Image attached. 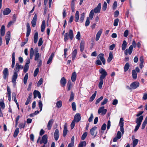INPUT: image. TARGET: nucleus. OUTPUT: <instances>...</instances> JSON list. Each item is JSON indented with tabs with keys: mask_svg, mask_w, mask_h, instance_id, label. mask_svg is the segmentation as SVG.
<instances>
[{
	"mask_svg": "<svg viewBox=\"0 0 147 147\" xmlns=\"http://www.w3.org/2000/svg\"><path fill=\"white\" fill-rule=\"evenodd\" d=\"M20 69L19 67L18 63H16L15 67L13 70V73L12 78V82L14 85L16 84V81L18 76V72L19 71Z\"/></svg>",
	"mask_w": 147,
	"mask_h": 147,
	"instance_id": "nucleus-1",
	"label": "nucleus"
},
{
	"mask_svg": "<svg viewBox=\"0 0 147 147\" xmlns=\"http://www.w3.org/2000/svg\"><path fill=\"white\" fill-rule=\"evenodd\" d=\"M136 44L135 41L133 40L132 43V45H131L129 47L128 49H126L124 51L125 54L127 55L128 54V53L129 55H130L132 53L133 47L134 48L136 47Z\"/></svg>",
	"mask_w": 147,
	"mask_h": 147,
	"instance_id": "nucleus-2",
	"label": "nucleus"
},
{
	"mask_svg": "<svg viewBox=\"0 0 147 147\" xmlns=\"http://www.w3.org/2000/svg\"><path fill=\"white\" fill-rule=\"evenodd\" d=\"M69 36L71 40H73L74 37V33L73 30H70L69 31V33H66L64 35V40L65 42L67 41L69 39Z\"/></svg>",
	"mask_w": 147,
	"mask_h": 147,
	"instance_id": "nucleus-3",
	"label": "nucleus"
},
{
	"mask_svg": "<svg viewBox=\"0 0 147 147\" xmlns=\"http://www.w3.org/2000/svg\"><path fill=\"white\" fill-rule=\"evenodd\" d=\"M99 72L101 74L100 79H104L107 75V73L105 70L102 68H101L99 69Z\"/></svg>",
	"mask_w": 147,
	"mask_h": 147,
	"instance_id": "nucleus-4",
	"label": "nucleus"
},
{
	"mask_svg": "<svg viewBox=\"0 0 147 147\" xmlns=\"http://www.w3.org/2000/svg\"><path fill=\"white\" fill-rule=\"evenodd\" d=\"M123 119L122 118H121L120 119L119 125L120 126V130L122 134L124 133V129L123 128Z\"/></svg>",
	"mask_w": 147,
	"mask_h": 147,
	"instance_id": "nucleus-5",
	"label": "nucleus"
},
{
	"mask_svg": "<svg viewBox=\"0 0 147 147\" xmlns=\"http://www.w3.org/2000/svg\"><path fill=\"white\" fill-rule=\"evenodd\" d=\"M139 83L137 82H134L132 83L130 85V89H135L139 87Z\"/></svg>",
	"mask_w": 147,
	"mask_h": 147,
	"instance_id": "nucleus-6",
	"label": "nucleus"
},
{
	"mask_svg": "<svg viewBox=\"0 0 147 147\" xmlns=\"http://www.w3.org/2000/svg\"><path fill=\"white\" fill-rule=\"evenodd\" d=\"M107 112V110L104 109V107L102 106L99 108L98 110V114L101 113L102 115H104Z\"/></svg>",
	"mask_w": 147,
	"mask_h": 147,
	"instance_id": "nucleus-7",
	"label": "nucleus"
},
{
	"mask_svg": "<svg viewBox=\"0 0 147 147\" xmlns=\"http://www.w3.org/2000/svg\"><path fill=\"white\" fill-rule=\"evenodd\" d=\"M48 137L47 135L45 134L44 135L42 136L41 140L40 142V144H44V145H45L47 143L48 141L47 140Z\"/></svg>",
	"mask_w": 147,
	"mask_h": 147,
	"instance_id": "nucleus-8",
	"label": "nucleus"
},
{
	"mask_svg": "<svg viewBox=\"0 0 147 147\" xmlns=\"http://www.w3.org/2000/svg\"><path fill=\"white\" fill-rule=\"evenodd\" d=\"M3 77L4 79H6L8 78L9 76V71L8 69L7 68H5L3 71Z\"/></svg>",
	"mask_w": 147,
	"mask_h": 147,
	"instance_id": "nucleus-9",
	"label": "nucleus"
},
{
	"mask_svg": "<svg viewBox=\"0 0 147 147\" xmlns=\"http://www.w3.org/2000/svg\"><path fill=\"white\" fill-rule=\"evenodd\" d=\"M104 54L103 53H100L98 56L97 58L100 59L102 61L103 65L105 63V60L104 57Z\"/></svg>",
	"mask_w": 147,
	"mask_h": 147,
	"instance_id": "nucleus-10",
	"label": "nucleus"
},
{
	"mask_svg": "<svg viewBox=\"0 0 147 147\" xmlns=\"http://www.w3.org/2000/svg\"><path fill=\"white\" fill-rule=\"evenodd\" d=\"M101 7V4L99 3L97 6L96 7L94 10V12L96 13H99L100 12Z\"/></svg>",
	"mask_w": 147,
	"mask_h": 147,
	"instance_id": "nucleus-11",
	"label": "nucleus"
},
{
	"mask_svg": "<svg viewBox=\"0 0 147 147\" xmlns=\"http://www.w3.org/2000/svg\"><path fill=\"white\" fill-rule=\"evenodd\" d=\"M10 38V32L8 31L7 32L6 35L5 36L6 43L8 45Z\"/></svg>",
	"mask_w": 147,
	"mask_h": 147,
	"instance_id": "nucleus-12",
	"label": "nucleus"
},
{
	"mask_svg": "<svg viewBox=\"0 0 147 147\" xmlns=\"http://www.w3.org/2000/svg\"><path fill=\"white\" fill-rule=\"evenodd\" d=\"M37 21V15L35 14L34 17L31 21V24L33 27H35L36 26V23Z\"/></svg>",
	"mask_w": 147,
	"mask_h": 147,
	"instance_id": "nucleus-13",
	"label": "nucleus"
},
{
	"mask_svg": "<svg viewBox=\"0 0 147 147\" xmlns=\"http://www.w3.org/2000/svg\"><path fill=\"white\" fill-rule=\"evenodd\" d=\"M81 119V117L80 114L79 113L76 114L74 117V120L76 121V122H78Z\"/></svg>",
	"mask_w": 147,
	"mask_h": 147,
	"instance_id": "nucleus-14",
	"label": "nucleus"
},
{
	"mask_svg": "<svg viewBox=\"0 0 147 147\" xmlns=\"http://www.w3.org/2000/svg\"><path fill=\"white\" fill-rule=\"evenodd\" d=\"M143 119V116H140L139 117L137 118L136 121V123H137V125H140Z\"/></svg>",
	"mask_w": 147,
	"mask_h": 147,
	"instance_id": "nucleus-15",
	"label": "nucleus"
},
{
	"mask_svg": "<svg viewBox=\"0 0 147 147\" xmlns=\"http://www.w3.org/2000/svg\"><path fill=\"white\" fill-rule=\"evenodd\" d=\"M26 27H27V32L26 33V36L28 37L29 36L30 32H31V28L29 23H27L26 24Z\"/></svg>",
	"mask_w": 147,
	"mask_h": 147,
	"instance_id": "nucleus-16",
	"label": "nucleus"
},
{
	"mask_svg": "<svg viewBox=\"0 0 147 147\" xmlns=\"http://www.w3.org/2000/svg\"><path fill=\"white\" fill-rule=\"evenodd\" d=\"M60 83L62 87H64L66 83V80L64 77H63L60 80Z\"/></svg>",
	"mask_w": 147,
	"mask_h": 147,
	"instance_id": "nucleus-17",
	"label": "nucleus"
},
{
	"mask_svg": "<svg viewBox=\"0 0 147 147\" xmlns=\"http://www.w3.org/2000/svg\"><path fill=\"white\" fill-rule=\"evenodd\" d=\"M67 124L66 123H65L64 125V128L63 130V136L65 137L67 134L68 130L67 129Z\"/></svg>",
	"mask_w": 147,
	"mask_h": 147,
	"instance_id": "nucleus-18",
	"label": "nucleus"
},
{
	"mask_svg": "<svg viewBox=\"0 0 147 147\" xmlns=\"http://www.w3.org/2000/svg\"><path fill=\"white\" fill-rule=\"evenodd\" d=\"M15 53L13 52L12 55V65H11V67L12 68L14 67L15 64Z\"/></svg>",
	"mask_w": 147,
	"mask_h": 147,
	"instance_id": "nucleus-19",
	"label": "nucleus"
},
{
	"mask_svg": "<svg viewBox=\"0 0 147 147\" xmlns=\"http://www.w3.org/2000/svg\"><path fill=\"white\" fill-rule=\"evenodd\" d=\"M59 133L58 129H56L54 134V138L56 141H57L59 137Z\"/></svg>",
	"mask_w": 147,
	"mask_h": 147,
	"instance_id": "nucleus-20",
	"label": "nucleus"
},
{
	"mask_svg": "<svg viewBox=\"0 0 147 147\" xmlns=\"http://www.w3.org/2000/svg\"><path fill=\"white\" fill-rule=\"evenodd\" d=\"M53 119H51L49 121L47 125V127L49 130L51 129L53 123Z\"/></svg>",
	"mask_w": 147,
	"mask_h": 147,
	"instance_id": "nucleus-21",
	"label": "nucleus"
},
{
	"mask_svg": "<svg viewBox=\"0 0 147 147\" xmlns=\"http://www.w3.org/2000/svg\"><path fill=\"white\" fill-rule=\"evenodd\" d=\"M97 127L96 126L93 127L90 130V134L92 136H96L97 134V133H95V131Z\"/></svg>",
	"mask_w": 147,
	"mask_h": 147,
	"instance_id": "nucleus-22",
	"label": "nucleus"
},
{
	"mask_svg": "<svg viewBox=\"0 0 147 147\" xmlns=\"http://www.w3.org/2000/svg\"><path fill=\"white\" fill-rule=\"evenodd\" d=\"M36 53H35V54L34 60L36 61H37V62H38V60H40L38 59L40 57V55L39 53L38 52V49H36Z\"/></svg>",
	"mask_w": 147,
	"mask_h": 147,
	"instance_id": "nucleus-23",
	"label": "nucleus"
},
{
	"mask_svg": "<svg viewBox=\"0 0 147 147\" xmlns=\"http://www.w3.org/2000/svg\"><path fill=\"white\" fill-rule=\"evenodd\" d=\"M11 12V10L10 9L7 8L5 9L3 11V14L4 15H6L9 14Z\"/></svg>",
	"mask_w": 147,
	"mask_h": 147,
	"instance_id": "nucleus-24",
	"label": "nucleus"
},
{
	"mask_svg": "<svg viewBox=\"0 0 147 147\" xmlns=\"http://www.w3.org/2000/svg\"><path fill=\"white\" fill-rule=\"evenodd\" d=\"M102 30H100L97 33L96 36V40L98 41L99 40L100 35L102 34Z\"/></svg>",
	"mask_w": 147,
	"mask_h": 147,
	"instance_id": "nucleus-25",
	"label": "nucleus"
},
{
	"mask_svg": "<svg viewBox=\"0 0 147 147\" xmlns=\"http://www.w3.org/2000/svg\"><path fill=\"white\" fill-rule=\"evenodd\" d=\"M5 32V26L4 25H2L1 26L0 29V33L2 36H3L4 35Z\"/></svg>",
	"mask_w": 147,
	"mask_h": 147,
	"instance_id": "nucleus-26",
	"label": "nucleus"
},
{
	"mask_svg": "<svg viewBox=\"0 0 147 147\" xmlns=\"http://www.w3.org/2000/svg\"><path fill=\"white\" fill-rule=\"evenodd\" d=\"M77 53V50L76 49H75L74 50L72 54V60H74L76 56Z\"/></svg>",
	"mask_w": 147,
	"mask_h": 147,
	"instance_id": "nucleus-27",
	"label": "nucleus"
},
{
	"mask_svg": "<svg viewBox=\"0 0 147 147\" xmlns=\"http://www.w3.org/2000/svg\"><path fill=\"white\" fill-rule=\"evenodd\" d=\"M84 42L82 41H81L80 44V51L81 52H82L84 49Z\"/></svg>",
	"mask_w": 147,
	"mask_h": 147,
	"instance_id": "nucleus-28",
	"label": "nucleus"
},
{
	"mask_svg": "<svg viewBox=\"0 0 147 147\" xmlns=\"http://www.w3.org/2000/svg\"><path fill=\"white\" fill-rule=\"evenodd\" d=\"M45 20H43L42 22L41 26V30L42 32H43L45 28Z\"/></svg>",
	"mask_w": 147,
	"mask_h": 147,
	"instance_id": "nucleus-29",
	"label": "nucleus"
},
{
	"mask_svg": "<svg viewBox=\"0 0 147 147\" xmlns=\"http://www.w3.org/2000/svg\"><path fill=\"white\" fill-rule=\"evenodd\" d=\"M127 43L126 41L125 40H124L123 41V43H122L121 46L122 50L124 51L125 50L127 47Z\"/></svg>",
	"mask_w": 147,
	"mask_h": 147,
	"instance_id": "nucleus-30",
	"label": "nucleus"
},
{
	"mask_svg": "<svg viewBox=\"0 0 147 147\" xmlns=\"http://www.w3.org/2000/svg\"><path fill=\"white\" fill-rule=\"evenodd\" d=\"M38 33L37 32H36L34 35V43L36 44V43L38 41Z\"/></svg>",
	"mask_w": 147,
	"mask_h": 147,
	"instance_id": "nucleus-31",
	"label": "nucleus"
},
{
	"mask_svg": "<svg viewBox=\"0 0 147 147\" xmlns=\"http://www.w3.org/2000/svg\"><path fill=\"white\" fill-rule=\"evenodd\" d=\"M76 73L75 72H74L73 73L71 77V80L72 81L74 82L76 81Z\"/></svg>",
	"mask_w": 147,
	"mask_h": 147,
	"instance_id": "nucleus-32",
	"label": "nucleus"
},
{
	"mask_svg": "<svg viewBox=\"0 0 147 147\" xmlns=\"http://www.w3.org/2000/svg\"><path fill=\"white\" fill-rule=\"evenodd\" d=\"M75 20L76 22H77L79 20V12L78 11H77L75 14Z\"/></svg>",
	"mask_w": 147,
	"mask_h": 147,
	"instance_id": "nucleus-33",
	"label": "nucleus"
},
{
	"mask_svg": "<svg viewBox=\"0 0 147 147\" xmlns=\"http://www.w3.org/2000/svg\"><path fill=\"white\" fill-rule=\"evenodd\" d=\"M54 56V54L53 53H52L51 56H50L47 62V64H49L51 63L52 60L53 59Z\"/></svg>",
	"mask_w": 147,
	"mask_h": 147,
	"instance_id": "nucleus-34",
	"label": "nucleus"
},
{
	"mask_svg": "<svg viewBox=\"0 0 147 147\" xmlns=\"http://www.w3.org/2000/svg\"><path fill=\"white\" fill-rule=\"evenodd\" d=\"M113 58V55L112 53L111 52L109 53V56L108 58L107 61L110 62L112 60Z\"/></svg>",
	"mask_w": 147,
	"mask_h": 147,
	"instance_id": "nucleus-35",
	"label": "nucleus"
},
{
	"mask_svg": "<svg viewBox=\"0 0 147 147\" xmlns=\"http://www.w3.org/2000/svg\"><path fill=\"white\" fill-rule=\"evenodd\" d=\"M94 9H92L91 11L89 14V19L91 20L92 19L94 16Z\"/></svg>",
	"mask_w": 147,
	"mask_h": 147,
	"instance_id": "nucleus-36",
	"label": "nucleus"
},
{
	"mask_svg": "<svg viewBox=\"0 0 147 147\" xmlns=\"http://www.w3.org/2000/svg\"><path fill=\"white\" fill-rule=\"evenodd\" d=\"M62 105V102L61 100H59L57 101L56 103V107L58 108L61 107Z\"/></svg>",
	"mask_w": 147,
	"mask_h": 147,
	"instance_id": "nucleus-37",
	"label": "nucleus"
},
{
	"mask_svg": "<svg viewBox=\"0 0 147 147\" xmlns=\"http://www.w3.org/2000/svg\"><path fill=\"white\" fill-rule=\"evenodd\" d=\"M132 77L133 79H136L137 78V74L136 70H133L132 71Z\"/></svg>",
	"mask_w": 147,
	"mask_h": 147,
	"instance_id": "nucleus-38",
	"label": "nucleus"
},
{
	"mask_svg": "<svg viewBox=\"0 0 147 147\" xmlns=\"http://www.w3.org/2000/svg\"><path fill=\"white\" fill-rule=\"evenodd\" d=\"M19 132V129L18 128H17L14 132L13 136L14 138H16Z\"/></svg>",
	"mask_w": 147,
	"mask_h": 147,
	"instance_id": "nucleus-39",
	"label": "nucleus"
},
{
	"mask_svg": "<svg viewBox=\"0 0 147 147\" xmlns=\"http://www.w3.org/2000/svg\"><path fill=\"white\" fill-rule=\"evenodd\" d=\"M107 127L106 124L105 123H104L101 127V129L102 130L101 133H103L104 131L105 130Z\"/></svg>",
	"mask_w": 147,
	"mask_h": 147,
	"instance_id": "nucleus-40",
	"label": "nucleus"
},
{
	"mask_svg": "<svg viewBox=\"0 0 147 147\" xmlns=\"http://www.w3.org/2000/svg\"><path fill=\"white\" fill-rule=\"evenodd\" d=\"M85 17V13H82L80 16V21L81 23H82Z\"/></svg>",
	"mask_w": 147,
	"mask_h": 147,
	"instance_id": "nucleus-41",
	"label": "nucleus"
},
{
	"mask_svg": "<svg viewBox=\"0 0 147 147\" xmlns=\"http://www.w3.org/2000/svg\"><path fill=\"white\" fill-rule=\"evenodd\" d=\"M102 79H100V81L98 84V87L100 89H101L102 88V85L103 84V82Z\"/></svg>",
	"mask_w": 147,
	"mask_h": 147,
	"instance_id": "nucleus-42",
	"label": "nucleus"
},
{
	"mask_svg": "<svg viewBox=\"0 0 147 147\" xmlns=\"http://www.w3.org/2000/svg\"><path fill=\"white\" fill-rule=\"evenodd\" d=\"M129 67V65L128 63H127L124 66V71L125 72L127 71Z\"/></svg>",
	"mask_w": 147,
	"mask_h": 147,
	"instance_id": "nucleus-43",
	"label": "nucleus"
},
{
	"mask_svg": "<svg viewBox=\"0 0 147 147\" xmlns=\"http://www.w3.org/2000/svg\"><path fill=\"white\" fill-rule=\"evenodd\" d=\"M28 73H26L24 77V82L25 84H26L27 83V81L28 78Z\"/></svg>",
	"mask_w": 147,
	"mask_h": 147,
	"instance_id": "nucleus-44",
	"label": "nucleus"
},
{
	"mask_svg": "<svg viewBox=\"0 0 147 147\" xmlns=\"http://www.w3.org/2000/svg\"><path fill=\"white\" fill-rule=\"evenodd\" d=\"M86 145V142L85 141L81 142L79 144L78 147H83V146H85Z\"/></svg>",
	"mask_w": 147,
	"mask_h": 147,
	"instance_id": "nucleus-45",
	"label": "nucleus"
},
{
	"mask_svg": "<svg viewBox=\"0 0 147 147\" xmlns=\"http://www.w3.org/2000/svg\"><path fill=\"white\" fill-rule=\"evenodd\" d=\"M12 98L13 99V100L15 102V103L17 102V101L16 99V94L15 93L13 92L12 94Z\"/></svg>",
	"mask_w": 147,
	"mask_h": 147,
	"instance_id": "nucleus-46",
	"label": "nucleus"
},
{
	"mask_svg": "<svg viewBox=\"0 0 147 147\" xmlns=\"http://www.w3.org/2000/svg\"><path fill=\"white\" fill-rule=\"evenodd\" d=\"M138 139L134 140L133 142V147H135L138 144Z\"/></svg>",
	"mask_w": 147,
	"mask_h": 147,
	"instance_id": "nucleus-47",
	"label": "nucleus"
},
{
	"mask_svg": "<svg viewBox=\"0 0 147 147\" xmlns=\"http://www.w3.org/2000/svg\"><path fill=\"white\" fill-rule=\"evenodd\" d=\"M0 106L3 109H4L5 107V105L3 101L1 99V101L0 102Z\"/></svg>",
	"mask_w": 147,
	"mask_h": 147,
	"instance_id": "nucleus-48",
	"label": "nucleus"
},
{
	"mask_svg": "<svg viewBox=\"0 0 147 147\" xmlns=\"http://www.w3.org/2000/svg\"><path fill=\"white\" fill-rule=\"evenodd\" d=\"M71 106L72 109L73 111H75L76 110V105L74 102H73L71 104Z\"/></svg>",
	"mask_w": 147,
	"mask_h": 147,
	"instance_id": "nucleus-49",
	"label": "nucleus"
},
{
	"mask_svg": "<svg viewBox=\"0 0 147 147\" xmlns=\"http://www.w3.org/2000/svg\"><path fill=\"white\" fill-rule=\"evenodd\" d=\"M107 7V4L106 2L105 1L104 2L103 6H102V9L104 11L106 10Z\"/></svg>",
	"mask_w": 147,
	"mask_h": 147,
	"instance_id": "nucleus-50",
	"label": "nucleus"
},
{
	"mask_svg": "<svg viewBox=\"0 0 147 147\" xmlns=\"http://www.w3.org/2000/svg\"><path fill=\"white\" fill-rule=\"evenodd\" d=\"M87 135V132H84L82 136L81 137L82 140H84L86 138Z\"/></svg>",
	"mask_w": 147,
	"mask_h": 147,
	"instance_id": "nucleus-51",
	"label": "nucleus"
},
{
	"mask_svg": "<svg viewBox=\"0 0 147 147\" xmlns=\"http://www.w3.org/2000/svg\"><path fill=\"white\" fill-rule=\"evenodd\" d=\"M39 71V69L38 68H37L34 71V77H36L37 76V74H38Z\"/></svg>",
	"mask_w": 147,
	"mask_h": 147,
	"instance_id": "nucleus-52",
	"label": "nucleus"
},
{
	"mask_svg": "<svg viewBox=\"0 0 147 147\" xmlns=\"http://www.w3.org/2000/svg\"><path fill=\"white\" fill-rule=\"evenodd\" d=\"M89 19V18L88 17H87V18L85 22V26H88L90 24V20Z\"/></svg>",
	"mask_w": 147,
	"mask_h": 147,
	"instance_id": "nucleus-53",
	"label": "nucleus"
},
{
	"mask_svg": "<svg viewBox=\"0 0 147 147\" xmlns=\"http://www.w3.org/2000/svg\"><path fill=\"white\" fill-rule=\"evenodd\" d=\"M74 94L73 92H71L70 95V98L69 99V101L70 102L71 101L74 99Z\"/></svg>",
	"mask_w": 147,
	"mask_h": 147,
	"instance_id": "nucleus-54",
	"label": "nucleus"
},
{
	"mask_svg": "<svg viewBox=\"0 0 147 147\" xmlns=\"http://www.w3.org/2000/svg\"><path fill=\"white\" fill-rule=\"evenodd\" d=\"M26 123L25 122L24 123H20L19 125V127L20 128H24L25 127V125Z\"/></svg>",
	"mask_w": 147,
	"mask_h": 147,
	"instance_id": "nucleus-55",
	"label": "nucleus"
},
{
	"mask_svg": "<svg viewBox=\"0 0 147 147\" xmlns=\"http://www.w3.org/2000/svg\"><path fill=\"white\" fill-rule=\"evenodd\" d=\"M119 21V20L118 18L115 19L113 24V25L114 26H117L118 25V23Z\"/></svg>",
	"mask_w": 147,
	"mask_h": 147,
	"instance_id": "nucleus-56",
	"label": "nucleus"
},
{
	"mask_svg": "<svg viewBox=\"0 0 147 147\" xmlns=\"http://www.w3.org/2000/svg\"><path fill=\"white\" fill-rule=\"evenodd\" d=\"M29 65H25L24 69V71L25 73L29 69Z\"/></svg>",
	"mask_w": 147,
	"mask_h": 147,
	"instance_id": "nucleus-57",
	"label": "nucleus"
},
{
	"mask_svg": "<svg viewBox=\"0 0 147 147\" xmlns=\"http://www.w3.org/2000/svg\"><path fill=\"white\" fill-rule=\"evenodd\" d=\"M76 122V121L74 120L72 121L70 125L71 129H73L74 127Z\"/></svg>",
	"mask_w": 147,
	"mask_h": 147,
	"instance_id": "nucleus-58",
	"label": "nucleus"
},
{
	"mask_svg": "<svg viewBox=\"0 0 147 147\" xmlns=\"http://www.w3.org/2000/svg\"><path fill=\"white\" fill-rule=\"evenodd\" d=\"M38 106L39 108L40 109V111H41L42 109V104L41 101L40 100L38 102Z\"/></svg>",
	"mask_w": 147,
	"mask_h": 147,
	"instance_id": "nucleus-59",
	"label": "nucleus"
},
{
	"mask_svg": "<svg viewBox=\"0 0 147 147\" xmlns=\"http://www.w3.org/2000/svg\"><path fill=\"white\" fill-rule=\"evenodd\" d=\"M108 101V99L107 98H105L103 101L101 103V105H104L105 104H106Z\"/></svg>",
	"mask_w": 147,
	"mask_h": 147,
	"instance_id": "nucleus-60",
	"label": "nucleus"
},
{
	"mask_svg": "<svg viewBox=\"0 0 147 147\" xmlns=\"http://www.w3.org/2000/svg\"><path fill=\"white\" fill-rule=\"evenodd\" d=\"M43 80L42 78H41L38 81L37 83L38 86H40L43 82Z\"/></svg>",
	"mask_w": 147,
	"mask_h": 147,
	"instance_id": "nucleus-61",
	"label": "nucleus"
},
{
	"mask_svg": "<svg viewBox=\"0 0 147 147\" xmlns=\"http://www.w3.org/2000/svg\"><path fill=\"white\" fill-rule=\"evenodd\" d=\"M116 137L118 139H120L121 138V133L120 131H118Z\"/></svg>",
	"mask_w": 147,
	"mask_h": 147,
	"instance_id": "nucleus-62",
	"label": "nucleus"
},
{
	"mask_svg": "<svg viewBox=\"0 0 147 147\" xmlns=\"http://www.w3.org/2000/svg\"><path fill=\"white\" fill-rule=\"evenodd\" d=\"M103 98V97L102 96H100L99 98H98V99H97L96 102V104H97Z\"/></svg>",
	"mask_w": 147,
	"mask_h": 147,
	"instance_id": "nucleus-63",
	"label": "nucleus"
},
{
	"mask_svg": "<svg viewBox=\"0 0 147 147\" xmlns=\"http://www.w3.org/2000/svg\"><path fill=\"white\" fill-rule=\"evenodd\" d=\"M80 34L79 32H78L77 33V34L76 36V39L78 40H80Z\"/></svg>",
	"mask_w": 147,
	"mask_h": 147,
	"instance_id": "nucleus-64",
	"label": "nucleus"
}]
</instances>
